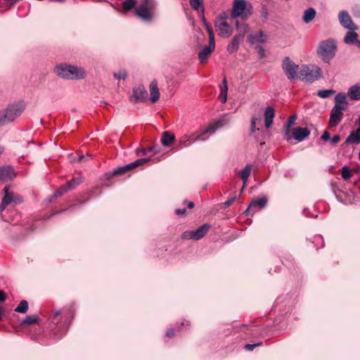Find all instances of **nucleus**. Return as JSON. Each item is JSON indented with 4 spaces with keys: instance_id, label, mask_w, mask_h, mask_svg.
<instances>
[{
    "instance_id": "obj_1",
    "label": "nucleus",
    "mask_w": 360,
    "mask_h": 360,
    "mask_svg": "<svg viewBox=\"0 0 360 360\" xmlns=\"http://www.w3.org/2000/svg\"><path fill=\"white\" fill-rule=\"evenodd\" d=\"M229 120L227 118L226 115H224L217 120L215 122L209 124L205 129L200 131L196 136V138L191 141V136L184 135L179 139V146L182 148L188 147V146L193 143L195 141L200 140L204 141L205 139L202 138L204 135L207 134H212L215 132L218 129L225 126L229 123Z\"/></svg>"
},
{
    "instance_id": "obj_2",
    "label": "nucleus",
    "mask_w": 360,
    "mask_h": 360,
    "mask_svg": "<svg viewBox=\"0 0 360 360\" xmlns=\"http://www.w3.org/2000/svg\"><path fill=\"white\" fill-rule=\"evenodd\" d=\"M56 74L67 79H80L86 76L85 70L82 67L68 64H59L55 68Z\"/></svg>"
},
{
    "instance_id": "obj_3",
    "label": "nucleus",
    "mask_w": 360,
    "mask_h": 360,
    "mask_svg": "<svg viewBox=\"0 0 360 360\" xmlns=\"http://www.w3.org/2000/svg\"><path fill=\"white\" fill-rule=\"evenodd\" d=\"M336 51L335 41L333 39H327L320 42L316 52L324 63H329L335 57Z\"/></svg>"
},
{
    "instance_id": "obj_4",
    "label": "nucleus",
    "mask_w": 360,
    "mask_h": 360,
    "mask_svg": "<svg viewBox=\"0 0 360 360\" xmlns=\"http://www.w3.org/2000/svg\"><path fill=\"white\" fill-rule=\"evenodd\" d=\"M22 104H13L0 110V126L6 125L15 120L23 112Z\"/></svg>"
},
{
    "instance_id": "obj_5",
    "label": "nucleus",
    "mask_w": 360,
    "mask_h": 360,
    "mask_svg": "<svg viewBox=\"0 0 360 360\" xmlns=\"http://www.w3.org/2000/svg\"><path fill=\"white\" fill-rule=\"evenodd\" d=\"M252 6L245 0H234L231 13V18L247 19L252 14Z\"/></svg>"
},
{
    "instance_id": "obj_6",
    "label": "nucleus",
    "mask_w": 360,
    "mask_h": 360,
    "mask_svg": "<svg viewBox=\"0 0 360 360\" xmlns=\"http://www.w3.org/2000/svg\"><path fill=\"white\" fill-rule=\"evenodd\" d=\"M321 69L316 65H302L299 69L298 77L301 80L307 82H314L321 78Z\"/></svg>"
},
{
    "instance_id": "obj_7",
    "label": "nucleus",
    "mask_w": 360,
    "mask_h": 360,
    "mask_svg": "<svg viewBox=\"0 0 360 360\" xmlns=\"http://www.w3.org/2000/svg\"><path fill=\"white\" fill-rule=\"evenodd\" d=\"M155 7V3L153 0H142L135 9L136 15L143 20L150 22L153 19Z\"/></svg>"
},
{
    "instance_id": "obj_8",
    "label": "nucleus",
    "mask_w": 360,
    "mask_h": 360,
    "mask_svg": "<svg viewBox=\"0 0 360 360\" xmlns=\"http://www.w3.org/2000/svg\"><path fill=\"white\" fill-rule=\"evenodd\" d=\"M282 69L290 80H293L298 77L300 67L289 57L286 56L282 61Z\"/></svg>"
},
{
    "instance_id": "obj_9",
    "label": "nucleus",
    "mask_w": 360,
    "mask_h": 360,
    "mask_svg": "<svg viewBox=\"0 0 360 360\" xmlns=\"http://www.w3.org/2000/svg\"><path fill=\"white\" fill-rule=\"evenodd\" d=\"M215 27L218 34L221 37L228 38L233 34V27L228 23L225 15H221L217 18Z\"/></svg>"
},
{
    "instance_id": "obj_10",
    "label": "nucleus",
    "mask_w": 360,
    "mask_h": 360,
    "mask_svg": "<svg viewBox=\"0 0 360 360\" xmlns=\"http://www.w3.org/2000/svg\"><path fill=\"white\" fill-rule=\"evenodd\" d=\"M3 191L4 195L2 198L1 203L0 204L1 212L4 211L6 207L11 203L18 204L22 202V198L11 191L8 186H6Z\"/></svg>"
},
{
    "instance_id": "obj_11",
    "label": "nucleus",
    "mask_w": 360,
    "mask_h": 360,
    "mask_svg": "<svg viewBox=\"0 0 360 360\" xmlns=\"http://www.w3.org/2000/svg\"><path fill=\"white\" fill-rule=\"evenodd\" d=\"M345 109L346 107L343 105H334L330 115V127H336L341 122L343 117V111L345 110Z\"/></svg>"
},
{
    "instance_id": "obj_12",
    "label": "nucleus",
    "mask_w": 360,
    "mask_h": 360,
    "mask_svg": "<svg viewBox=\"0 0 360 360\" xmlns=\"http://www.w3.org/2000/svg\"><path fill=\"white\" fill-rule=\"evenodd\" d=\"M149 160H150L149 158H141V159L136 160V161H134L133 162H131V163L126 165L123 167L117 168L116 169H115L113 171L112 174L113 175L123 174L129 170H131V169L138 167L139 166L143 165L144 164L148 162Z\"/></svg>"
},
{
    "instance_id": "obj_13",
    "label": "nucleus",
    "mask_w": 360,
    "mask_h": 360,
    "mask_svg": "<svg viewBox=\"0 0 360 360\" xmlns=\"http://www.w3.org/2000/svg\"><path fill=\"white\" fill-rule=\"evenodd\" d=\"M338 19L341 25L345 28L352 31L357 30V26L353 22L350 15L347 11H340L338 14Z\"/></svg>"
},
{
    "instance_id": "obj_14",
    "label": "nucleus",
    "mask_w": 360,
    "mask_h": 360,
    "mask_svg": "<svg viewBox=\"0 0 360 360\" xmlns=\"http://www.w3.org/2000/svg\"><path fill=\"white\" fill-rule=\"evenodd\" d=\"M148 98V92L142 85L134 87L131 101L134 103L143 102Z\"/></svg>"
},
{
    "instance_id": "obj_15",
    "label": "nucleus",
    "mask_w": 360,
    "mask_h": 360,
    "mask_svg": "<svg viewBox=\"0 0 360 360\" xmlns=\"http://www.w3.org/2000/svg\"><path fill=\"white\" fill-rule=\"evenodd\" d=\"M267 198L265 196H263L259 198L253 199L249 205V207L246 210L245 212H255L266 205Z\"/></svg>"
},
{
    "instance_id": "obj_16",
    "label": "nucleus",
    "mask_w": 360,
    "mask_h": 360,
    "mask_svg": "<svg viewBox=\"0 0 360 360\" xmlns=\"http://www.w3.org/2000/svg\"><path fill=\"white\" fill-rule=\"evenodd\" d=\"M82 181V178L81 176H77L73 178L72 180L67 182L66 184L61 186L56 193V196L62 195L63 193H66L68 191L75 188L77 185H79Z\"/></svg>"
},
{
    "instance_id": "obj_17",
    "label": "nucleus",
    "mask_w": 360,
    "mask_h": 360,
    "mask_svg": "<svg viewBox=\"0 0 360 360\" xmlns=\"http://www.w3.org/2000/svg\"><path fill=\"white\" fill-rule=\"evenodd\" d=\"M248 41L252 44L258 47L259 45L266 41V36L262 31L248 36Z\"/></svg>"
},
{
    "instance_id": "obj_18",
    "label": "nucleus",
    "mask_w": 360,
    "mask_h": 360,
    "mask_svg": "<svg viewBox=\"0 0 360 360\" xmlns=\"http://www.w3.org/2000/svg\"><path fill=\"white\" fill-rule=\"evenodd\" d=\"M310 131L307 128L297 127L292 130L291 136L294 139L298 141H302L309 136Z\"/></svg>"
},
{
    "instance_id": "obj_19",
    "label": "nucleus",
    "mask_w": 360,
    "mask_h": 360,
    "mask_svg": "<svg viewBox=\"0 0 360 360\" xmlns=\"http://www.w3.org/2000/svg\"><path fill=\"white\" fill-rule=\"evenodd\" d=\"M149 90L150 98V100L152 103H155L159 100L160 98V92L158 87V84L155 80H153L150 82L149 85Z\"/></svg>"
},
{
    "instance_id": "obj_20",
    "label": "nucleus",
    "mask_w": 360,
    "mask_h": 360,
    "mask_svg": "<svg viewBox=\"0 0 360 360\" xmlns=\"http://www.w3.org/2000/svg\"><path fill=\"white\" fill-rule=\"evenodd\" d=\"M15 176L14 171L10 166L0 167V180L11 179Z\"/></svg>"
},
{
    "instance_id": "obj_21",
    "label": "nucleus",
    "mask_w": 360,
    "mask_h": 360,
    "mask_svg": "<svg viewBox=\"0 0 360 360\" xmlns=\"http://www.w3.org/2000/svg\"><path fill=\"white\" fill-rule=\"evenodd\" d=\"M275 111L273 108L267 107L264 112V123L266 128H269L273 123Z\"/></svg>"
},
{
    "instance_id": "obj_22",
    "label": "nucleus",
    "mask_w": 360,
    "mask_h": 360,
    "mask_svg": "<svg viewBox=\"0 0 360 360\" xmlns=\"http://www.w3.org/2000/svg\"><path fill=\"white\" fill-rule=\"evenodd\" d=\"M242 39H243V35H241V34L236 35L232 39V40L231 41L229 44L228 45L227 51L229 53H233V52L236 51L238 50L240 41L242 40Z\"/></svg>"
},
{
    "instance_id": "obj_23",
    "label": "nucleus",
    "mask_w": 360,
    "mask_h": 360,
    "mask_svg": "<svg viewBox=\"0 0 360 360\" xmlns=\"http://www.w3.org/2000/svg\"><path fill=\"white\" fill-rule=\"evenodd\" d=\"M360 143V128H357L356 131H352L347 138L345 143L347 144H358Z\"/></svg>"
},
{
    "instance_id": "obj_24",
    "label": "nucleus",
    "mask_w": 360,
    "mask_h": 360,
    "mask_svg": "<svg viewBox=\"0 0 360 360\" xmlns=\"http://www.w3.org/2000/svg\"><path fill=\"white\" fill-rule=\"evenodd\" d=\"M347 96L352 100H359L360 99V84H356V85L352 86L347 91Z\"/></svg>"
},
{
    "instance_id": "obj_25",
    "label": "nucleus",
    "mask_w": 360,
    "mask_h": 360,
    "mask_svg": "<svg viewBox=\"0 0 360 360\" xmlns=\"http://www.w3.org/2000/svg\"><path fill=\"white\" fill-rule=\"evenodd\" d=\"M228 84L226 78H224L222 85L220 86V94L219 98L222 103H225L227 101Z\"/></svg>"
},
{
    "instance_id": "obj_26",
    "label": "nucleus",
    "mask_w": 360,
    "mask_h": 360,
    "mask_svg": "<svg viewBox=\"0 0 360 360\" xmlns=\"http://www.w3.org/2000/svg\"><path fill=\"white\" fill-rule=\"evenodd\" d=\"M252 170V166L250 165H247L244 169L240 172V176L243 182V186L242 190L246 186L248 178L250 175Z\"/></svg>"
},
{
    "instance_id": "obj_27",
    "label": "nucleus",
    "mask_w": 360,
    "mask_h": 360,
    "mask_svg": "<svg viewBox=\"0 0 360 360\" xmlns=\"http://www.w3.org/2000/svg\"><path fill=\"white\" fill-rule=\"evenodd\" d=\"M210 226L207 224L202 225L196 230L193 231L195 235V240H199L206 235L209 231Z\"/></svg>"
},
{
    "instance_id": "obj_28",
    "label": "nucleus",
    "mask_w": 360,
    "mask_h": 360,
    "mask_svg": "<svg viewBox=\"0 0 360 360\" xmlns=\"http://www.w3.org/2000/svg\"><path fill=\"white\" fill-rule=\"evenodd\" d=\"M214 51V49L208 46L204 47L198 54V58L201 63H205L210 54Z\"/></svg>"
},
{
    "instance_id": "obj_29",
    "label": "nucleus",
    "mask_w": 360,
    "mask_h": 360,
    "mask_svg": "<svg viewBox=\"0 0 360 360\" xmlns=\"http://www.w3.org/2000/svg\"><path fill=\"white\" fill-rule=\"evenodd\" d=\"M316 13V12L314 8H307L304 12V15H303V18H302L303 21L305 23H309L310 22H311L314 20V18H315Z\"/></svg>"
},
{
    "instance_id": "obj_30",
    "label": "nucleus",
    "mask_w": 360,
    "mask_h": 360,
    "mask_svg": "<svg viewBox=\"0 0 360 360\" xmlns=\"http://www.w3.org/2000/svg\"><path fill=\"white\" fill-rule=\"evenodd\" d=\"M175 140V136L169 131H165L162 134L161 143L163 146H169Z\"/></svg>"
},
{
    "instance_id": "obj_31",
    "label": "nucleus",
    "mask_w": 360,
    "mask_h": 360,
    "mask_svg": "<svg viewBox=\"0 0 360 360\" xmlns=\"http://www.w3.org/2000/svg\"><path fill=\"white\" fill-rule=\"evenodd\" d=\"M357 33L354 31L350 30V32H348L345 37L344 41L348 44H354L356 41H357Z\"/></svg>"
},
{
    "instance_id": "obj_32",
    "label": "nucleus",
    "mask_w": 360,
    "mask_h": 360,
    "mask_svg": "<svg viewBox=\"0 0 360 360\" xmlns=\"http://www.w3.org/2000/svg\"><path fill=\"white\" fill-rule=\"evenodd\" d=\"M296 119H297L296 115H292L288 118V121L285 124V136H286L287 140L290 139V137L288 136L289 133H290V128L295 124Z\"/></svg>"
},
{
    "instance_id": "obj_33",
    "label": "nucleus",
    "mask_w": 360,
    "mask_h": 360,
    "mask_svg": "<svg viewBox=\"0 0 360 360\" xmlns=\"http://www.w3.org/2000/svg\"><path fill=\"white\" fill-rule=\"evenodd\" d=\"M341 104H345V106L348 104L345 93H339L335 97V105H341Z\"/></svg>"
},
{
    "instance_id": "obj_34",
    "label": "nucleus",
    "mask_w": 360,
    "mask_h": 360,
    "mask_svg": "<svg viewBox=\"0 0 360 360\" xmlns=\"http://www.w3.org/2000/svg\"><path fill=\"white\" fill-rule=\"evenodd\" d=\"M203 0H190L191 7L195 11H200L204 12Z\"/></svg>"
},
{
    "instance_id": "obj_35",
    "label": "nucleus",
    "mask_w": 360,
    "mask_h": 360,
    "mask_svg": "<svg viewBox=\"0 0 360 360\" xmlns=\"http://www.w3.org/2000/svg\"><path fill=\"white\" fill-rule=\"evenodd\" d=\"M137 0H125L122 2V7L124 11L131 10L136 4Z\"/></svg>"
},
{
    "instance_id": "obj_36",
    "label": "nucleus",
    "mask_w": 360,
    "mask_h": 360,
    "mask_svg": "<svg viewBox=\"0 0 360 360\" xmlns=\"http://www.w3.org/2000/svg\"><path fill=\"white\" fill-rule=\"evenodd\" d=\"M335 94V91L332 89H323L317 92V95L322 98H329Z\"/></svg>"
},
{
    "instance_id": "obj_37",
    "label": "nucleus",
    "mask_w": 360,
    "mask_h": 360,
    "mask_svg": "<svg viewBox=\"0 0 360 360\" xmlns=\"http://www.w3.org/2000/svg\"><path fill=\"white\" fill-rule=\"evenodd\" d=\"M28 309V303L26 300H22L15 311L20 313H25Z\"/></svg>"
},
{
    "instance_id": "obj_38",
    "label": "nucleus",
    "mask_w": 360,
    "mask_h": 360,
    "mask_svg": "<svg viewBox=\"0 0 360 360\" xmlns=\"http://www.w3.org/2000/svg\"><path fill=\"white\" fill-rule=\"evenodd\" d=\"M352 176L350 169L347 167L344 166L342 168V177L344 180H348Z\"/></svg>"
},
{
    "instance_id": "obj_39",
    "label": "nucleus",
    "mask_w": 360,
    "mask_h": 360,
    "mask_svg": "<svg viewBox=\"0 0 360 360\" xmlns=\"http://www.w3.org/2000/svg\"><path fill=\"white\" fill-rule=\"evenodd\" d=\"M114 77L118 80H124L127 77V72L124 70H120L114 73Z\"/></svg>"
},
{
    "instance_id": "obj_40",
    "label": "nucleus",
    "mask_w": 360,
    "mask_h": 360,
    "mask_svg": "<svg viewBox=\"0 0 360 360\" xmlns=\"http://www.w3.org/2000/svg\"><path fill=\"white\" fill-rule=\"evenodd\" d=\"M38 320V317L37 316H27L25 319L22 321V323L24 324H32L36 323Z\"/></svg>"
},
{
    "instance_id": "obj_41",
    "label": "nucleus",
    "mask_w": 360,
    "mask_h": 360,
    "mask_svg": "<svg viewBox=\"0 0 360 360\" xmlns=\"http://www.w3.org/2000/svg\"><path fill=\"white\" fill-rule=\"evenodd\" d=\"M181 237L183 239H185V240L195 239L194 232H193V231H184L182 233Z\"/></svg>"
},
{
    "instance_id": "obj_42",
    "label": "nucleus",
    "mask_w": 360,
    "mask_h": 360,
    "mask_svg": "<svg viewBox=\"0 0 360 360\" xmlns=\"http://www.w3.org/2000/svg\"><path fill=\"white\" fill-rule=\"evenodd\" d=\"M210 49H212L214 50L215 49V41H214V32H210L209 35V45L207 46Z\"/></svg>"
},
{
    "instance_id": "obj_43",
    "label": "nucleus",
    "mask_w": 360,
    "mask_h": 360,
    "mask_svg": "<svg viewBox=\"0 0 360 360\" xmlns=\"http://www.w3.org/2000/svg\"><path fill=\"white\" fill-rule=\"evenodd\" d=\"M151 150V148H149L148 149L141 148L137 150L136 153L138 155H147L149 151Z\"/></svg>"
},
{
    "instance_id": "obj_44",
    "label": "nucleus",
    "mask_w": 360,
    "mask_h": 360,
    "mask_svg": "<svg viewBox=\"0 0 360 360\" xmlns=\"http://www.w3.org/2000/svg\"><path fill=\"white\" fill-rule=\"evenodd\" d=\"M262 345V342H259V343H257V344H252V345L247 344L245 346V348L247 350L252 351L257 346H259V345Z\"/></svg>"
},
{
    "instance_id": "obj_45",
    "label": "nucleus",
    "mask_w": 360,
    "mask_h": 360,
    "mask_svg": "<svg viewBox=\"0 0 360 360\" xmlns=\"http://www.w3.org/2000/svg\"><path fill=\"white\" fill-rule=\"evenodd\" d=\"M321 139L324 141H328L330 140V135L328 131H324L323 134L321 136Z\"/></svg>"
},
{
    "instance_id": "obj_46",
    "label": "nucleus",
    "mask_w": 360,
    "mask_h": 360,
    "mask_svg": "<svg viewBox=\"0 0 360 360\" xmlns=\"http://www.w3.org/2000/svg\"><path fill=\"white\" fill-rule=\"evenodd\" d=\"M340 136L339 135H335L332 139H330V141L333 145L337 144L340 141Z\"/></svg>"
},
{
    "instance_id": "obj_47",
    "label": "nucleus",
    "mask_w": 360,
    "mask_h": 360,
    "mask_svg": "<svg viewBox=\"0 0 360 360\" xmlns=\"http://www.w3.org/2000/svg\"><path fill=\"white\" fill-rule=\"evenodd\" d=\"M257 119V117H252L251 120V132H254L256 131V122Z\"/></svg>"
},
{
    "instance_id": "obj_48",
    "label": "nucleus",
    "mask_w": 360,
    "mask_h": 360,
    "mask_svg": "<svg viewBox=\"0 0 360 360\" xmlns=\"http://www.w3.org/2000/svg\"><path fill=\"white\" fill-rule=\"evenodd\" d=\"M203 23H204V25H205L209 35H210V32H214L212 27L207 23V22L205 20V18H203Z\"/></svg>"
},
{
    "instance_id": "obj_49",
    "label": "nucleus",
    "mask_w": 360,
    "mask_h": 360,
    "mask_svg": "<svg viewBox=\"0 0 360 360\" xmlns=\"http://www.w3.org/2000/svg\"><path fill=\"white\" fill-rule=\"evenodd\" d=\"M236 200V197H232L229 199H228L225 202L224 205L227 207L230 206L234 201Z\"/></svg>"
},
{
    "instance_id": "obj_50",
    "label": "nucleus",
    "mask_w": 360,
    "mask_h": 360,
    "mask_svg": "<svg viewBox=\"0 0 360 360\" xmlns=\"http://www.w3.org/2000/svg\"><path fill=\"white\" fill-rule=\"evenodd\" d=\"M6 299V295L3 290H0V302H4Z\"/></svg>"
},
{
    "instance_id": "obj_51",
    "label": "nucleus",
    "mask_w": 360,
    "mask_h": 360,
    "mask_svg": "<svg viewBox=\"0 0 360 360\" xmlns=\"http://www.w3.org/2000/svg\"><path fill=\"white\" fill-rule=\"evenodd\" d=\"M258 53L260 58H264L265 56V51L263 48L260 47L259 49Z\"/></svg>"
},
{
    "instance_id": "obj_52",
    "label": "nucleus",
    "mask_w": 360,
    "mask_h": 360,
    "mask_svg": "<svg viewBox=\"0 0 360 360\" xmlns=\"http://www.w3.org/2000/svg\"><path fill=\"white\" fill-rule=\"evenodd\" d=\"M186 212V209H176L175 213L176 214H184Z\"/></svg>"
},
{
    "instance_id": "obj_53",
    "label": "nucleus",
    "mask_w": 360,
    "mask_h": 360,
    "mask_svg": "<svg viewBox=\"0 0 360 360\" xmlns=\"http://www.w3.org/2000/svg\"><path fill=\"white\" fill-rule=\"evenodd\" d=\"M166 335H167V336H168L169 338L173 337L174 335L173 330L172 329H168L167 330V332H166Z\"/></svg>"
},
{
    "instance_id": "obj_54",
    "label": "nucleus",
    "mask_w": 360,
    "mask_h": 360,
    "mask_svg": "<svg viewBox=\"0 0 360 360\" xmlns=\"http://www.w3.org/2000/svg\"><path fill=\"white\" fill-rule=\"evenodd\" d=\"M60 314H62V311H60V310H59V311H56V312L54 313V318H53V322H55V319H56V318L58 316L60 315Z\"/></svg>"
},
{
    "instance_id": "obj_55",
    "label": "nucleus",
    "mask_w": 360,
    "mask_h": 360,
    "mask_svg": "<svg viewBox=\"0 0 360 360\" xmlns=\"http://www.w3.org/2000/svg\"><path fill=\"white\" fill-rule=\"evenodd\" d=\"M8 4H10L11 6L15 4L18 0H5Z\"/></svg>"
},
{
    "instance_id": "obj_56",
    "label": "nucleus",
    "mask_w": 360,
    "mask_h": 360,
    "mask_svg": "<svg viewBox=\"0 0 360 360\" xmlns=\"http://www.w3.org/2000/svg\"><path fill=\"white\" fill-rule=\"evenodd\" d=\"M187 206L188 208L191 209L194 207V203L193 202H188Z\"/></svg>"
},
{
    "instance_id": "obj_57",
    "label": "nucleus",
    "mask_w": 360,
    "mask_h": 360,
    "mask_svg": "<svg viewBox=\"0 0 360 360\" xmlns=\"http://www.w3.org/2000/svg\"><path fill=\"white\" fill-rule=\"evenodd\" d=\"M263 16H264V18L265 19H266V18H267V17H268V12H267V10H266V9H265V10L263 11Z\"/></svg>"
},
{
    "instance_id": "obj_58",
    "label": "nucleus",
    "mask_w": 360,
    "mask_h": 360,
    "mask_svg": "<svg viewBox=\"0 0 360 360\" xmlns=\"http://www.w3.org/2000/svg\"><path fill=\"white\" fill-rule=\"evenodd\" d=\"M4 150V148L3 146H0V156L3 153Z\"/></svg>"
},
{
    "instance_id": "obj_59",
    "label": "nucleus",
    "mask_w": 360,
    "mask_h": 360,
    "mask_svg": "<svg viewBox=\"0 0 360 360\" xmlns=\"http://www.w3.org/2000/svg\"><path fill=\"white\" fill-rule=\"evenodd\" d=\"M2 314H3V311H2L1 308L0 307V320L1 319Z\"/></svg>"
},
{
    "instance_id": "obj_60",
    "label": "nucleus",
    "mask_w": 360,
    "mask_h": 360,
    "mask_svg": "<svg viewBox=\"0 0 360 360\" xmlns=\"http://www.w3.org/2000/svg\"><path fill=\"white\" fill-rule=\"evenodd\" d=\"M355 43H356L357 46L360 48V41L357 39V41H356Z\"/></svg>"
},
{
    "instance_id": "obj_61",
    "label": "nucleus",
    "mask_w": 360,
    "mask_h": 360,
    "mask_svg": "<svg viewBox=\"0 0 360 360\" xmlns=\"http://www.w3.org/2000/svg\"><path fill=\"white\" fill-rule=\"evenodd\" d=\"M84 159H85L84 156H83V155H82V156H80V158H79V161H82V160H84Z\"/></svg>"
},
{
    "instance_id": "obj_62",
    "label": "nucleus",
    "mask_w": 360,
    "mask_h": 360,
    "mask_svg": "<svg viewBox=\"0 0 360 360\" xmlns=\"http://www.w3.org/2000/svg\"><path fill=\"white\" fill-rule=\"evenodd\" d=\"M359 128H360V117H359Z\"/></svg>"
}]
</instances>
